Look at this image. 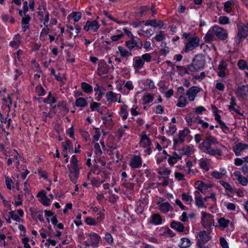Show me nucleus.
Instances as JSON below:
<instances>
[{
  "instance_id": "obj_34",
  "label": "nucleus",
  "mask_w": 248,
  "mask_h": 248,
  "mask_svg": "<svg viewBox=\"0 0 248 248\" xmlns=\"http://www.w3.org/2000/svg\"><path fill=\"white\" fill-rule=\"evenodd\" d=\"M181 244L180 247L181 248H187L191 245V242L188 238H183L181 240Z\"/></svg>"
},
{
  "instance_id": "obj_51",
  "label": "nucleus",
  "mask_w": 248,
  "mask_h": 248,
  "mask_svg": "<svg viewBox=\"0 0 248 248\" xmlns=\"http://www.w3.org/2000/svg\"><path fill=\"white\" fill-rule=\"evenodd\" d=\"M237 65L239 68L242 70L247 69V62L243 60H239L238 62Z\"/></svg>"
},
{
  "instance_id": "obj_4",
  "label": "nucleus",
  "mask_w": 248,
  "mask_h": 248,
  "mask_svg": "<svg viewBox=\"0 0 248 248\" xmlns=\"http://www.w3.org/2000/svg\"><path fill=\"white\" fill-rule=\"evenodd\" d=\"M219 144V141L216 138L209 135L207 136L206 139L202 142L201 146L204 149H209L211 148V145H215Z\"/></svg>"
},
{
  "instance_id": "obj_12",
  "label": "nucleus",
  "mask_w": 248,
  "mask_h": 248,
  "mask_svg": "<svg viewBox=\"0 0 248 248\" xmlns=\"http://www.w3.org/2000/svg\"><path fill=\"white\" fill-rule=\"evenodd\" d=\"M130 166L133 169L139 168L142 164L141 158L139 155H134L130 160Z\"/></svg>"
},
{
  "instance_id": "obj_48",
  "label": "nucleus",
  "mask_w": 248,
  "mask_h": 248,
  "mask_svg": "<svg viewBox=\"0 0 248 248\" xmlns=\"http://www.w3.org/2000/svg\"><path fill=\"white\" fill-rule=\"evenodd\" d=\"M170 172V170L167 168H160L158 171V173L160 175H168Z\"/></svg>"
},
{
  "instance_id": "obj_24",
  "label": "nucleus",
  "mask_w": 248,
  "mask_h": 248,
  "mask_svg": "<svg viewBox=\"0 0 248 248\" xmlns=\"http://www.w3.org/2000/svg\"><path fill=\"white\" fill-rule=\"evenodd\" d=\"M170 227L179 232H183L184 229V226L181 223L175 221L171 222Z\"/></svg>"
},
{
  "instance_id": "obj_11",
  "label": "nucleus",
  "mask_w": 248,
  "mask_h": 248,
  "mask_svg": "<svg viewBox=\"0 0 248 248\" xmlns=\"http://www.w3.org/2000/svg\"><path fill=\"white\" fill-rule=\"evenodd\" d=\"M200 92V89L197 87H192L186 92V94L190 101H194L197 94Z\"/></svg>"
},
{
  "instance_id": "obj_17",
  "label": "nucleus",
  "mask_w": 248,
  "mask_h": 248,
  "mask_svg": "<svg viewBox=\"0 0 248 248\" xmlns=\"http://www.w3.org/2000/svg\"><path fill=\"white\" fill-rule=\"evenodd\" d=\"M81 16L82 14L80 12H73L67 17L69 23L72 20H73L74 23L78 22L80 19Z\"/></svg>"
},
{
  "instance_id": "obj_20",
  "label": "nucleus",
  "mask_w": 248,
  "mask_h": 248,
  "mask_svg": "<svg viewBox=\"0 0 248 248\" xmlns=\"http://www.w3.org/2000/svg\"><path fill=\"white\" fill-rule=\"evenodd\" d=\"M25 16L22 17L21 24L22 28L24 31L29 29V23L31 20V17L28 15L24 14Z\"/></svg>"
},
{
  "instance_id": "obj_8",
  "label": "nucleus",
  "mask_w": 248,
  "mask_h": 248,
  "mask_svg": "<svg viewBox=\"0 0 248 248\" xmlns=\"http://www.w3.org/2000/svg\"><path fill=\"white\" fill-rule=\"evenodd\" d=\"M202 223L203 226L206 227L209 226L212 222L213 216L208 213L202 212Z\"/></svg>"
},
{
  "instance_id": "obj_21",
  "label": "nucleus",
  "mask_w": 248,
  "mask_h": 248,
  "mask_svg": "<svg viewBox=\"0 0 248 248\" xmlns=\"http://www.w3.org/2000/svg\"><path fill=\"white\" fill-rule=\"evenodd\" d=\"M230 105L228 106V108L231 110H233L237 114L242 115V114L240 112V111L234 108L235 106H237L235 98L233 96H232L230 99Z\"/></svg>"
},
{
  "instance_id": "obj_3",
  "label": "nucleus",
  "mask_w": 248,
  "mask_h": 248,
  "mask_svg": "<svg viewBox=\"0 0 248 248\" xmlns=\"http://www.w3.org/2000/svg\"><path fill=\"white\" fill-rule=\"evenodd\" d=\"M200 44V39L196 36L189 37L188 39L187 42L185 47V52H188L190 50H192Z\"/></svg>"
},
{
  "instance_id": "obj_47",
  "label": "nucleus",
  "mask_w": 248,
  "mask_h": 248,
  "mask_svg": "<svg viewBox=\"0 0 248 248\" xmlns=\"http://www.w3.org/2000/svg\"><path fill=\"white\" fill-rule=\"evenodd\" d=\"M153 96L150 94H148L143 97V101L145 104H148L151 102L153 100Z\"/></svg>"
},
{
  "instance_id": "obj_22",
  "label": "nucleus",
  "mask_w": 248,
  "mask_h": 248,
  "mask_svg": "<svg viewBox=\"0 0 248 248\" xmlns=\"http://www.w3.org/2000/svg\"><path fill=\"white\" fill-rule=\"evenodd\" d=\"M127 35L131 38V39L133 42L134 45H136L138 48H141L143 45L141 41L139 38L134 37L131 32H127Z\"/></svg>"
},
{
  "instance_id": "obj_15",
  "label": "nucleus",
  "mask_w": 248,
  "mask_h": 248,
  "mask_svg": "<svg viewBox=\"0 0 248 248\" xmlns=\"http://www.w3.org/2000/svg\"><path fill=\"white\" fill-rule=\"evenodd\" d=\"M248 148V144H243L241 142H239L237 144H236L235 146L233 147V151L234 152L236 155L239 156L240 155V153L243 150Z\"/></svg>"
},
{
  "instance_id": "obj_38",
  "label": "nucleus",
  "mask_w": 248,
  "mask_h": 248,
  "mask_svg": "<svg viewBox=\"0 0 248 248\" xmlns=\"http://www.w3.org/2000/svg\"><path fill=\"white\" fill-rule=\"evenodd\" d=\"M186 105V99L183 95H180L177 106L179 107L183 108Z\"/></svg>"
},
{
  "instance_id": "obj_49",
  "label": "nucleus",
  "mask_w": 248,
  "mask_h": 248,
  "mask_svg": "<svg viewBox=\"0 0 248 248\" xmlns=\"http://www.w3.org/2000/svg\"><path fill=\"white\" fill-rule=\"evenodd\" d=\"M36 92L38 93L39 95H44L46 93L43 87L40 85L36 86Z\"/></svg>"
},
{
  "instance_id": "obj_6",
  "label": "nucleus",
  "mask_w": 248,
  "mask_h": 248,
  "mask_svg": "<svg viewBox=\"0 0 248 248\" xmlns=\"http://www.w3.org/2000/svg\"><path fill=\"white\" fill-rule=\"evenodd\" d=\"M235 93L238 98H243L245 96H248V85H244L238 86Z\"/></svg>"
},
{
  "instance_id": "obj_39",
  "label": "nucleus",
  "mask_w": 248,
  "mask_h": 248,
  "mask_svg": "<svg viewBox=\"0 0 248 248\" xmlns=\"http://www.w3.org/2000/svg\"><path fill=\"white\" fill-rule=\"evenodd\" d=\"M204 39L206 42H211L214 40H216L215 34L214 32H207L205 36Z\"/></svg>"
},
{
  "instance_id": "obj_30",
  "label": "nucleus",
  "mask_w": 248,
  "mask_h": 248,
  "mask_svg": "<svg viewBox=\"0 0 248 248\" xmlns=\"http://www.w3.org/2000/svg\"><path fill=\"white\" fill-rule=\"evenodd\" d=\"M126 109L127 106L125 105L122 107L120 109V114L122 117L123 120L126 119L128 115V111H127Z\"/></svg>"
},
{
  "instance_id": "obj_7",
  "label": "nucleus",
  "mask_w": 248,
  "mask_h": 248,
  "mask_svg": "<svg viewBox=\"0 0 248 248\" xmlns=\"http://www.w3.org/2000/svg\"><path fill=\"white\" fill-rule=\"evenodd\" d=\"M99 26L100 25L96 20H88L86 22L85 25L84 26V30L85 31H88L89 30L96 31L98 29Z\"/></svg>"
},
{
  "instance_id": "obj_43",
  "label": "nucleus",
  "mask_w": 248,
  "mask_h": 248,
  "mask_svg": "<svg viewBox=\"0 0 248 248\" xmlns=\"http://www.w3.org/2000/svg\"><path fill=\"white\" fill-rule=\"evenodd\" d=\"M199 118V116H198L197 118L196 117H192L190 115H188L186 118V121L187 123V124L189 126H191L192 123H196L197 119Z\"/></svg>"
},
{
  "instance_id": "obj_31",
  "label": "nucleus",
  "mask_w": 248,
  "mask_h": 248,
  "mask_svg": "<svg viewBox=\"0 0 248 248\" xmlns=\"http://www.w3.org/2000/svg\"><path fill=\"white\" fill-rule=\"evenodd\" d=\"M20 36L18 34L15 35L14 40L10 42V45L13 47L17 48L20 43Z\"/></svg>"
},
{
  "instance_id": "obj_41",
  "label": "nucleus",
  "mask_w": 248,
  "mask_h": 248,
  "mask_svg": "<svg viewBox=\"0 0 248 248\" xmlns=\"http://www.w3.org/2000/svg\"><path fill=\"white\" fill-rule=\"evenodd\" d=\"M218 222L219 225L223 228H226L230 222V220L221 217L218 219Z\"/></svg>"
},
{
  "instance_id": "obj_64",
  "label": "nucleus",
  "mask_w": 248,
  "mask_h": 248,
  "mask_svg": "<svg viewBox=\"0 0 248 248\" xmlns=\"http://www.w3.org/2000/svg\"><path fill=\"white\" fill-rule=\"evenodd\" d=\"M123 186L128 189L132 190L134 189V184L129 182L124 183Z\"/></svg>"
},
{
  "instance_id": "obj_59",
  "label": "nucleus",
  "mask_w": 248,
  "mask_h": 248,
  "mask_svg": "<svg viewBox=\"0 0 248 248\" xmlns=\"http://www.w3.org/2000/svg\"><path fill=\"white\" fill-rule=\"evenodd\" d=\"M219 241L220 244L222 248H229L228 243L224 238L221 237Z\"/></svg>"
},
{
  "instance_id": "obj_10",
  "label": "nucleus",
  "mask_w": 248,
  "mask_h": 248,
  "mask_svg": "<svg viewBox=\"0 0 248 248\" xmlns=\"http://www.w3.org/2000/svg\"><path fill=\"white\" fill-rule=\"evenodd\" d=\"M197 237L198 238L197 242H200L201 244H204L207 243L211 239V237L207 234L206 231H203L199 232Z\"/></svg>"
},
{
  "instance_id": "obj_36",
  "label": "nucleus",
  "mask_w": 248,
  "mask_h": 248,
  "mask_svg": "<svg viewBox=\"0 0 248 248\" xmlns=\"http://www.w3.org/2000/svg\"><path fill=\"white\" fill-rule=\"evenodd\" d=\"M247 35V32H238L236 40L237 44H239L242 40L245 38Z\"/></svg>"
},
{
  "instance_id": "obj_60",
  "label": "nucleus",
  "mask_w": 248,
  "mask_h": 248,
  "mask_svg": "<svg viewBox=\"0 0 248 248\" xmlns=\"http://www.w3.org/2000/svg\"><path fill=\"white\" fill-rule=\"evenodd\" d=\"M85 222L90 225H95L96 224L95 219L91 217H88L85 219Z\"/></svg>"
},
{
  "instance_id": "obj_32",
  "label": "nucleus",
  "mask_w": 248,
  "mask_h": 248,
  "mask_svg": "<svg viewBox=\"0 0 248 248\" xmlns=\"http://www.w3.org/2000/svg\"><path fill=\"white\" fill-rule=\"evenodd\" d=\"M98 69H102L104 73H107L109 71V68L108 67L106 62L104 61H101L98 64Z\"/></svg>"
},
{
  "instance_id": "obj_28",
  "label": "nucleus",
  "mask_w": 248,
  "mask_h": 248,
  "mask_svg": "<svg viewBox=\"0 0 248 248\" xmlns=\"http://www.w3.org/2000/svg\"><path fill=\"white\" fill-rule=\"evenodd\" d=\"M190 133V130L186 128L179 133V139L181 142H183L185 138Z\"/></svg>"
},
{
  "instance_id": "obj_53",
  "label": "nucleus",
  "mask_w": 248,
  "mask_h": 248,
  "mask_svg": "<svg viewBox=\"0 0 248 248\" xmlns=\"http://www.w3.org/2000/svg\"><path fill=\"white\" fill-rule=\"evenodd\" d=\"M212 186L213 185L211 184H205L203 188H202V190L200 192H201L203 194H205L208 189L212 188Z\"/></svg>"
},
{
  "instance_id": "obj_26",
  "label": "nucleus",
  "mask_w": 248,
  "mask_h": 248,
  "mask_svg": "<svg viewBox=\"0 0 248 248\" xmlns=\"http://www.w3.org/2000/svg\"><path fill=\"white\" fill-rule=\"evenodd\" d=\"M107 101L109 103H111L116 100L117 94L112 91H108L106 94Z\"/></svg>"
},
{
  "instance_id": "obj_9",
  "label": "nucleus",
  "mask_w": 248,
  "mask_h": 248,
  "mask_svg": "<svg viewBox=\"0 0 248 248\" xmlns=\"http://www.w3.org/2000/svg\"><path fill=\"white\" fill-rule=\"evenodd\" d=\"M37 197L39 198V201L45 206H49L50 204V199L46 195V192L42 190L37 194Z\"/></svg>"
},
{
  "instance_id": "obj_55",
  "label": "nucleus",
  "mask_w": 248,
  "mask_h": 248,
  "mask_svg": "<svg viewBox=\"0 0 248 248\" xmlns=\"http://www.w3.org/2000/svg\"><path fill=\"white\" fill-rule=\"evenodd\" d=\"M205 185V183H203L202 181H198L196 182L195 184V187L199 190V191H201L202 190V188H203V186Z\"/></svg>"
},
{
  "instance_id": "obj_37",
  "label": "nucleus",
  "mask_w": 248,
  "mask_h": 248,
  "mask_svg": "<svg viewBox=\"0 0 248 248\" xmlns=\"http://www.w3.org/2000/svg\"><path fill=\"white\" fill-rule=\"evenodd\" d=\"M144 64V62L142 60H141L140 58L137 59L135 61V63L134 64V67L136 71H137L139 69L141 68Z\"/></svg>"
},
{
  "instance_id": "obj_25",
  "label": "nucleus",
  "mask_w": 248,
  "mask_h": 248,
  "mask_svg": "<svg viewBox=\"0 0 248 248\" xmlns=\"http://www.w3.org/2000/svg\"><path fill=\"white\" fill-rule=\"evenodd\" d=\"M204 152L210 155L215 156L216 155H218L219 156L222 155V153L220 150L218 149H212L210 148L209 149H204Z\"/></svg>"
},
{
  "instance_id": "obj_2",
  "label": "nucleus",
  "mask_w": 248,
  "mask_h": 248,
  "mask_svg": "<svg viewBox=\"0 0 248 248\" xmlns=\"http://www.w3.org/2000/svg\"><path fill=\"white\" fill-rule=\"evenodd\" d=\"M71 163L72 164V168L70 169L69 176L70 177L71 181L74 184H76V180L78 177L79 172L78 165V159L75 155H73L72 156Z\"/></svg>"
},
{
  "instance_id": "obj_29",
  "label": "nucleus",
  "mask_w": 248,
  "mask_h": 248,
  "mask_svg": "<svg viewBox=\"0 0 248 248\" xmlns=\"http://www.w3.org/2000/svg\"><path fill=\"white\" fill-rule=\"evenodd\" d=\"M81 88L82 90L86 93H90L92 91V87L91 85L89 84L86 82H82L81 83Z\"/></svg>"
},
{
  "instance_id": "obj_18",
  "label": "nucleus",
  "mask_w": 248,
  "mask_h": 248,
  "mask_svg": "<svg viewBox=\"0 0 248 248\" xmlns=\"http://www.w3.org/2000/svg\"><path fill=\"white\" fill-rule=\"evenodd\" d=\"M140 144L144 148L149 147L151 145V141L146 135H143L141 136Z\"/></svg>"
},
{
  "instance_id": "obj_50",
  "label": "nucleus",
  "mask_w": 248,
  "mask_h": 248,
  "mask_svg": "<svg viewBox=\"0 0 248 248\" xmlns=\"http://www.w3.org/2000/svg\"><path fill=\"white\" fill-rule=\"evenodd\" d=\"M10 218H12L14 220L19 222L21 221L20 218L16 214L14 211H11L9 213Z\"/></svg>"
},
{
  "instance_id": "obj_27",
  "label": "nucleus",
  "mask_w": 248,
  "mask_h": 248,
  "mask_svg": "<svg viewBox=\"0 0 248 248\" xmlns=\"http://www.w3.org/2000/svg\"><path fill=\"white\" fill-rule=\"evenodd\" d=\"M118 49L121 56L123 57H128L130 56H132V53L130 51H127L122 46H118Z\"/></svg>"
},
{
  "instance_id": "obj_44",
  "label": "nucleus",
  "mask_w": 248,
  "mask_h": 248,
  "mask_svg": "<svg viewBox=\"0 0 248 248\" xmlns=\"http://www.w3.org/2000/svg\"><path fill=\"white\" fill-rule=\"evenodd\" d=\"M54 107L59 108L60 110L63 111L65 113L68 112L69 111L68 108L66 106V105L63 103H59L57 105H55Z\"/></svg>"
},
{
  "instance_id": "obj_42",
  "label": "nucleus",
  "mask_w": 248,
  "mask_h": 248,
  "mask_svg": "<svg viewBox=\"0 0 248 248\" xmlns=\"http://www.w3.org/2000/svg\"><path fill=\"white\" fill-rule=\"evenodd\" d=\"M44 102L52 105L56 102V99L54 97L51 96V93L49 92L47 98L44 100Z\"/></svg>"
},
{
  "instance_id": "obj_33",
  "label": "nucleus",
  "mask_w": 248,
  "mask_h": 248,
  "mask_svg": "<svg viewBox=\"0 0 248 248\" xmlns=\"http://www.w3.org/2000/svg\"><path fill=\"white\" fill-rule=\"evenodd\" d=\"M76 105L77 107H84L87 105L86 100L82 97L78 98L76 101Z\"/></svg>"
},
{
  "instance_id": "obj_61",
  "label": "nucleus",
  "mask_w": 248,
  "mask_h": 248,
  "mask_svg": "<svg viewBox=\"0 0 248 248\" xmlns=\"http://www.w3.org/2000/svg\"><path fill=\"white\" fill-rule=\"evenodd\" d=\"M71 142L69 140H67L65 142H62V147L63 148V151H66L67 149H69L70 147Z\"/></svg>"
},
{
  "instance_id": "obj_40",
  "label": "nucleus",
  "mask_w": 248,
  "mask_h": 248,
  "mask_svg": "<svg viewBox=\"0 0 248 248\" xmlns=\"http://www.w3.org/2000/svg\"><path fill=\"white\" fill-rule=\"evenodd\" d=\"M215 36L220 40H224L228 37L226 32H214Z\"/></svg>"
},
{
  "instance_id": "obj_62",
  "label": "nucleus",
  "mask_w": 248,
  "mask_h": 248,
  "mask_svg": "<svg viewBox=\"0 0 248 248\" xmlns=\"http://www.w3.org/2000/svg\"><path fill=\"white\" fill-rule=\"evenodd\" d=\"M219 124L221 128L224 132L227 133L229 131V128L223 122H220Z\"/></svg>"
},
{
  "instance_id": "obj_54",
  "label": "nucleus",
  "mask_w": 248,
  "mask_h": 248,
  "mask_svg": "<svg viewBox=\"0 0 248 248\" xmlns=\"http://www.w3.org/2000/svg\"><path fill=\"white\" fill-rule=\"evenodd\" d=\"M105 239L109 244H112L113 242V239L109 232H107L105 234Z\"/></svg>"
},
{
  "instance_id": "obj_63",
  "label": "nucleus",
  "mask_w": 248,
  "mask_h": 248,
  "mask_svg": "<svg viewBox=\"0 0 248 248\" xmlns=\"http://www.w3.org/2000/svg\"><path fill=\"white\" fill-rule=\"evenodd\" d=\"M118 199V197L114 194H111L109 197V202L111 203H115Z\"/></svg>"
},
{
  "instance_id": "obj_16",
  "label": "nucleus",
  "mask_w": 248,
  "mask_h": 248,
  "mask_svg": "<svg viewBox=\"0 0 248 248\" xmlns=\"http://www.w3.org/2000/svg\"><path fill=\"white\" fill-rule=\"evenodd\" d=\"M157 204L158 205V207L159 210L164 213H166L169 211L173 210L172 207L168 202H163L161 204L160 202H158Z\"/></svg>"
},
{
  "instance_id": "obj_23",
  "label": "nucleus",
  "mask_w": 248,
  "mask_h": 248,
  "mask_svg": "<svg viewBox=\"0 0 248 248\" xmlns=\"http://www.w3.org/2000/svg\"><path fill=\"white\" fill-rule=\"evenodd\" d=\"M151 223L155 225H159L162 223V218L159 214H154L151 217Z\"/></svg>"
},
{
  "instance_id": "obj_35",
  "label": "nucleus",
  "mask_w": 248,
  "mask_h": 248,
  "mask_svg": "<svg viewBox=\"0 0 248 248\" xmlns=\"http://www.w3.org/2000/svg\"><path fill=\"white\" fill-rule=\"evenodd\" d=\"M182 199L188 204H190L193 200L192 196L189 195V193H183L182 194Z\"/></svg>"
},
{
  "instance_id": "obj_45",
  "label": "nucleus",
  "mask_w": 248,
  "mask_h": 248,
  "mask_svg": "<svg viewBox=\"0 0 248 248\" xmlns=\"http://www.w3.org/2000/svg\"><path fill=\"white\" fill-rule=\"evenodd\" d=\"M220 184L228 191H229L230 192H232L233 189L228 183L224 182L223 181H220Z\"/></svg>"
},
{
  "instance_id": "obj_58",
  "label": "nucleus",
  "mask_w": 248,
  "mask_h": 248,
  "mask_svg": "<svg viewBox=\"0 0 248 248\" xmlns=\"http://www.w3.org/2000/svg\"><path fill=\"white\" fill-rule=\"evenodd\" d=\"M200 166L201 168L206 171L209 170V167L207 165V163L206 161L202 160L200 163Z\"/></svg>"
},
{
  "instance_id": "obj_19",
  "label": "nucleus",
  "mask_w": 248,
  "mask_h": 248,
  "mask_svg": "<svg viewBox=\"0 0 248 248\" xmlns=\"http://www.w3.org/2000/svg\"><path fill=\"white\" fill-rule=\"evenodd\" d=\"M220 172L217 170L213 171L212 172L211 175L216 179H221L226 174V170L224 169L220 168Z\"/></svg>"
},
{
  "instance_id": "obj_13",
  "label": "nucleus",
  "mask_w": 248,
  "mask_h": 248,
  "mask_svg": "<svg viewBox=\"0 0 248 248\" xmlns=\"http://www.w3.org/2000/svg\"><path fill=\"white\" fill-rule=\"evenodd\" d=\"M91 246L93 247L98 246L99 242L101 239L100 236L95 232H92L89 234Z\"/></svg>"
},
{
  "instance_id": "obj_5",
  "label": "nucleus",
  "mask_w": 248,
  "mask_h": 248,
  "mask_svg": "<svg viewBox=\"0 0 248 248\" xmlns=\"http://www.w3.org/2000/svg\"><path fill=\"white\" fill-rule=\"evenodd\" d=\"M145 26H151L158 29H165L166 24L160 20H147L144 24Z\"/></svg>"
},
{
  "instance_id": "obj_14",
  "label": "nucleus",
  "mask_w": 248,
  "mask_h": 248,
  "mask_svg": "<svg viewBox=\"0 0 248 248\" xmlns=\"http://www.w3.org/2000/svg\"><path fill=\"white\" fill-rule=\"evenodd\" d=\"M195 204L199 208H206V206L204 205L203 200L202 199V195L200 194V193L199 191H195Z\"/></svg>"
},
{
  "instance_id": "obj_56",
  "label": "nucleus",
  "mask_w": 248,
  "mask_h": 248,
  "mask_svg": "<svg viewBox=\"0 0 248 248\" xmlns=\"http://www.w3.org/2000/svg\"><path fill=\"white\" fill-rule=\"evenodd\" d=\"M232 2L231 1H226L224 4V7L225 11L228 13H230L232 11L231 8Z\"/></svg>"
},
{
  "instance_id": "obj_1",
  "label": "nucleus",
  "mask_w": 248,
  "mask_h": 248,
  "mask_svg": "<svg viewBox=\"0 0 248 248\" xmlns=\"http://www.w3.org/2000/svg\"><path fill=\"white\" fill-rule=\"evenodd\" d=\"M205 61L202 55H197L193 60L192 63L188 65V69L190 72L196 71L204 67Z\"/></svg>"
},
{
  "instance_id": "obj_46",
  "label": "nucleus",
  "mask_w": 248,
  "mask_h": 248,
  "mask_svg": "<svg viewBox=\"0 0 248 248\" xmlns=\"http://www.w3.org/2000/svg\"><path fill=\"white\" fill-rule=\"evenodd\" d=\"M240 184L243 186H246L248 183V177L247 178L243 176H239V178L237 179Z\"/></svg>"
},
{
  "instance_id": "obj_52",
  "label": "nucleus",
  "mask_w": 248,
  "mask_h": 248,
  "mask_svg": "<svg viewBox=\"0 0 248 248\" xmlns=\"http://www.w3.org/2000/svg\"><path fill=\"white\" fill-rule=\"evenodd\" d=\"M94 152L95 154L97 155H102V152L100 149V147L99 144L98 143H96L94 144Z\"/></svg>"
},
{
  "instance_id": "obj_57",
  "label": "nucleus",
  "mask_w": 248,
  "mask_h": 248,
  "mask_svg": "<svg viewBox=\"0 0 248 248\" xmlns=\"http://www.w3.org/2000/svg\"><path fill=\"white\" fill-rule=\"evenodd\" d=\"M2 19L5 22L9 21L11 23H14L15 19L12 16H9L7 15H3L2 16Z\"/></svg>"
}]
</instances>
